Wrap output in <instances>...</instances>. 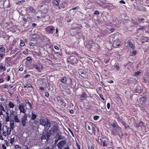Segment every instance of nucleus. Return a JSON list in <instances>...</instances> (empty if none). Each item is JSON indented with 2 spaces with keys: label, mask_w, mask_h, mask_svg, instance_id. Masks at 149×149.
<instances>
[{
  "label": "nucleus",
  "mask_w": 149,
  "mask_h": 149,
  "mask_svg": "<svg viewBox=\"0 0 149 149\" xmlns=\"http://www.w3.org/2000/svg\"><path fill=\"white\" fill-rule=\"evenodd\" d=\"M57 102L58 104L60 106H61L63 108H65L67 106L66 103L63 101V100L61 99V98L59 97V99H57Z\"/></svg>",
  "instance_id": "9"
},
{
  "label": "nucleus",
  "mask_w": 149,
  "mask_h": 149,
  "mask_svg": "<svg viewBox=\"0 0 149 149\" xmlns=\"http://www.w3.org/2000/svg\"><path fill=\"white\" fill-rule=\"evenodd\" d=\"M55 123L54 121H50V120L47 119V127L50 128L51 125V124H53Z\"/></svg>",
  "instance_id": "20"
},
{
  "label": "nucleus",
  "mask_w": 149,
  "mask_h": 149,
  "mask_svg": "<svg viewBox=\"0 0 149 149\" xmlns=\"http://www.w3.org/2000/svg\"><path fill=\"white\" fill-rule=\"evenodd\" d=\"M5 121L6 122H8L10 121V117L9 115H6Z\"/></svg>",
  "instance_id": "42"
},
{
  "label": "nucleus",
  "mask_w": 149,
  "mask_h": 149,
  "mask_svg": "<svg viewBox=\"0 0 149 149\" xmlns=\"http://www.w3.org/2000/svg\"><path fill=\"white\" fill-rule=\"evenodd\" d=\"M49 39L47 38V45L49 46V47L51 49H53V46L52 44L49 42Z\"/></svg>",
  "instance_id": "30"
},
{
  "label": "nucleus",
  "mask_w": 149,
  "mask_h": 149,
  "mask_svg": "<svg viewBox=\"0 0 149 149\" xmlns=\"http://www.w3.org/2000/svg\"><path fill=\"white\" fill-rule=\"evenodd\" d=\"M114 67L118 70L120 69V67L117 64H115L114 65Z\"/></svg>",
  "instance_id": "49"
},
{
  "label": "nucleus",
  "mask_w": 149,
  "mask_h": 149,
  "mask_svg": "<svg viewBox=\"0 0 149 149\" xmlns=\"http://www.w3.org/2000/svg\"><path fill=\"white\" fill-rule=\"evenodd\" d=\"M70 53H71L72 54H74L76 55H78L77 53V52H76L75 51H72V52L70 51Z\"/></svg>",
  "instance_id": "54"
},
{
  "label": "nucleus",
  "mask_w": 149,
  "mask_h": 149,
  "mask_svg": "<svg viewBox=\"0 0 149 149\" xmlns=\"http://www.w3.org/2000/svg\"><path fill=\"white\" fill-rule=\"evenodd\" d=\"M40 124L45 126L46 124V122L44 119H41L40 120Z\"/></svg>",
  "instance_id": "27"
},
{
  "label": "nucleus",
  "mask_w": 149,
  "mask_h": 149,
  "mask_svg": "<svg viewBox=\"0 0 149 149\" xmlns=\"http://www.w3.org/2000/svg\"><path fill=\"white\" fill-rule=\"evenodd\" d=\"M14 120H10V128H11L12 130L13 129L14 127Z\"/></svg>",
  "instance_id": "22"
},
{
  "label": "nucleus",
  "mask_w": 149,
  "mask_h": 149,
  "mask_svg": "<svg viewBox=\"0 0 149 149\" xmlns=\"http://www.w3.org/2000/svg\"><path fill=\"white\" fill-rule=\"evenodd\" d=\"M38 35L36 34H34L32 35V38L34 39L38 38Z\"/></svg>",
  "instance_id": "46"
},
{
  "label": "nucleus",
  "mask_w": 149,
  "mask_h": 149,
  "mask_svg": "<svg viewBox=\"0 0 149 149\" xmlns=\"http://www.w3.org/2000/svg\"><path fill=\"white\" fill-rule=\"evenodd\" d=\"M107 6L109 9L110 10H112L117 8V7L116 6L112 5L110 3H109L107 4Z\"/></svg>",
  "instance_id": "16"
},
{
  "label": "nucleus",
  "mask_w": 149,
  "mask_h": 149,
  "mask_svg": "<svg viewBox=\"0 0 149 149\" xmlns=\"http://www.w3.org/2000/svg\"><path fill=\"white\" fill-rule=\"evenodd\" d=\"M10 57H6L5 58V62H6L10 61Z\"/></svg>",
  "instance_id": "52"
},
{
  "label": "nucleus",
  "mask_w": 149,
  "mask_h": 149,
  "mask_svg": "<svg viewBox=\"0 0 149 149\" xmlns=\"http://www.w3.org/2000/svg\"><path fill=\"white\" fill-rule=\"evenodd\" d=\"M32 116L31 117V120H34L36 118L37 116V113L35 111H33L31 112Z\"/></svg>",
  "instance_id": "17"
},
{
  "label": "nucleus",
  "mask_w": 149,
  "mask_h": 149,
  "mask_svg": "<svg viewBox=\"0 0 149 149\" xmlns=\"http://www.w3.org/2000/svg\"><path fill=\"white\" fill-rule=\"evenodd\" d=\"M62 3L61 4V6L62 8H65L67 6L68 4L67 3H64L63 2H62Z\"/></svg>",
  "instance_id": "32"
},
{
  "label": "nucleus",
  "mask_w": 149,
  "mask_h": 149,
  "mask_svg": "<svg viewBox=\"0 0 149 149\" xmlns=\"http://www.w3.org/2000/svg\"><path fill=\"white\" fill-rule=\"evenodd\" d=\"M55 28L53 26H47V33L52 34L54 32Z\"/></svg>",
  "instance_id": "11"
},
{
  "label": "nucleus",
  "mask_w": 149,
  "mask_h": 149,
  "mask_svg": "<svg viewBox=\"0 0 149 149\" xmlns=\"http://www.w3.org/2000/svg\"><path fill=\"white\" fill-rule=\"evenodd\" d=\"M5 54H3L0 53V58H1V59L2 60L3 59V56H5Z\"/></svg>",
  "instance_id": "51"
},
{
  "label": "nucleus",
  "mask_w": 149,
  "mask_h": 149,
  "mask_svg": "<svg viewBox=\"0 0 149 149\" xmlns=\"http://www.w3.org/2000/svg\"><path fill=\"white\" fill-rule=\"evenodd\" d=\"M127 43L130 47H131L132 49H134V48L135 46L130 40L127 41Z\"/></svg>",
  "instance_id": "18"
},
{
  "label": "nucleus",
  "mask_w": 149,
  "mask_h": 149,
  "mask_svg": "<svg viewBox=\"0 0 149 149\" xmlns=\"http://www.w3.org/2000/svg\"><path fill=\"white\" fill-rule=\"evenodd\" d=\"M34 68H35L38 72H40V68L42 69V67L39 64L38 65L36 64L34 66Z\"/></svg>",
  "instance_id": "23"
},
{
  "label": "nucleus",
  "mask_w": 149,
  "mask_h": 149,
  "mask_svg": "<svg viewBox=\"0 0 149 149\" xmlns=\"http://www.w3.org/2000/svg\"><path fill=\"white\" fill-rule=\"evenodd\" d=\"M95 126L94 124L91 122H86L85 123L86 130L90 133H95V129H97V128Z\"/></svg>",
  "instance_id": "3"
},
{
  "label": "nucleus",
  "mask_w": 149,
  "mask_h": 149,
  "mask_svg": "<svg viewBox=\"0 0 149 149\" xmlns=\"http://www.w3.org/2000/svg\"><path fill=\"white\" fill-rule=\"evenodd\" d=\"M29 87H31L32 88H33V87L32 86L31 84L30 83H29L27 85H24V88H29Z\"/></svg>",
  "instance_id": "37"
},
{
  "label": "nucleus",
  "mask_w": 149,
  "mask_h": 149,
  "mask_svg": "<svg viewBox=\"0 0 149 149\" xmlns=\"http://www.w3.org/2000/svg\"><path fill=\"white\" fill-rule=\"evenodd\" d=\"M133 63L132 62H128L127 64H125L124 65V66L125 67H127V69H130V67L131 68V67H132Z\"/></svg>",
  "instance_id": "19"
},
{
  "label": "nucleus",
  "mask_w": 149,
  "mask_h": 149,
  "mask_svg": "<svg viewBox=\"0 0 149 149\" xmlns=\"http://www.w3.org/2000/svg\"><path fill=\"white\" fill-rule=\"evenodd\" d=\"M68 130L69 131V132H70V133H71L72 136L73 137H74V134L73 132H72L70 129H68Z\"/></svg>",
  "instance_id": "62"
},
{
  "label": "nucleus",
  "mask_w": 149,
  "mask_h": 149,
  "mask_svg": "<svg viewBox=\"0 0 149 149\" xmlns=\"http://www.w3.org/2000/svg\"><path fill=\"white\" fill-rule=\"evenodd\" d=\"M134 79H133L132 78H130L127 80V82L128 83H133L134 82Z\"/></svg>",
  "instance_id": "33"
},
{
  "label": "nucleus",
  "mask_w": 149,
  "mask_h": 149,
  "mask_svg": "<svg viewBox=\"0 0 149 149\" xmlns=\"http://www.w3.org/2000/svg\"><path fill=\"white\" fill-rule=\"evenodd\" d=\"M141 73V72L139 71L136 72H135L134 74L136 76H137L139 75Z\"/></svg>",
  "instance_id": "57"
},
{
  "label": "nucleus",
  "mask_w": 149,
  "mask_h": 149,
  "mask_svg": "<svg viewBox=\"0 0 149 149\" xmlns=\"http://www.w3.org/2000/svg\"><path fill=\"white\" fill-rule=\"evenodd\" d=\"M57 127L56 126L54 125L51 129L48 132H47V142L49 139V137L54 133L57 132Z\"/></svg>",
  "instance_id": "5"
},
{
  "label": "nucleus",
  "mask_w": 149,
  "mask_h": 149,
  "mask_svg": "<svg viewBox=\"0 0 149 149\" xmlns=\"http://www.w3.org/2000/svg\"><path fill=\"white\" fill-rule=\"evenodd\" d=\"M81 97H83L84 98H85L86 97V95L84 94H82L81 96Z\"/></svg>",
  "instance_id": "63"
},
{
  "label": "nucleus",
  "mask_w": 149,
  "mask_h": 149,
  "mask_svg": "<svg viewBox=\"0 0 149 149\" xmlns=\"http://www.w3.org/2000/svg\"><path fill=\"white\" fill-rule=\"evenodd\" d=\"M5 144L7 146H9V143L7 140H5Z\"/></svg>",
  "instance_id": "56"
},
{
  "label": "nucleus",
  "mask_w": 149,
  "mask_h": 149,
  "mask_svg": "<svg viewBox=\"0 0 149 149\" xmlns=\"http://www.w3.org/2000/svg\"><path fill=\"white\" fill-rule=\"evenodd\" d=\"M15 141V138L13 137V138H12L10 141V143L11 144V145H13V142L14 141Z\"/></svg>",
  "instance_id": "40"
},
{
  "label": "nucleus",
  "mask_w": 149,
  "mask_h": 149,
  "mask_svg": "<svg viewBox=\"0 0 149 149\" xmlns=\"http://www.w3.org/2000/svg\"><path fill=\"white\" fill-rule=\"evenodd\" d=\"M2 147L3 149H6V147L4 144H2Z\"/></svg>",
  "instance_id": "64"
},
{
  "label": "nucleus",
  "mask_w": 149,
  "mask_h": 149,
  "mask_svg": "<svg viewBox=\"0 0 149 149\" xmlns=\"http://www.w3.org/2000/svg\"><path fill=\"white\" fill-rule=\"evenodd\" d=\"M95 146L94 144H93L90 148V149H95Z\"/></svg>",
  "instance_id": "60"
},
{
  "label": "nucleus",
  "mask_w": 149,
  "mask_h": 149,
  "mask_svg": "<svg viewBox=\"0 0 149 149\" xmlns=\"http://www.w3.org/2000/svg\"><path fill=\"white\" fill-rule=\"evenodd\" d=\"M15 149H21V147L18 145H16L15 146Z\"/></svg>",
  "instance_id": "48"
},
{
  "label": "nucleus",
  "mask_w": 149,
  "mask_h": 149,
  "mask_svg": "<svg viewBox=\"0 0 149 149\" xmlns=\"http://www.w3.org/2000/svg\"><path fill=\"white\" fill-rule=\"evenodd\" d=\"M60 1L58 0H54L53 3L54 6H59Z\"/></svg>",
  "instance_id": "28"
},
{
  "label": "nucleus",
  "mask_w": 149,
  "mask_h": 149,
  "mask_svg": "<svg viewBox=\"0 0 149 149\" xmlns=\"http://www.w3.org/2000/svg\"><path fill=\"white\" fill-rule=\"evenodd\" d=\"M110 125L113 128L116 127L118 130L120 131H121L122 130L121 128L118 126V124L115 120L114 121L113 123H111Z\"/></svg>",
  "instance_id": "12"
},
{
  "label": "nucleus",
  "mask_w": 149,
  "mask_h": 149,
  "mask_svg": "<svg viewBox=\"0 0 149 149\" xmlns=\"http://www.w3.org/2000/svg\"><path fill=\"white\" fill-rule=\"evenodd\" d=\"M91 45H91V48H95V47H97V46H98V44L95 42H93V43L91 44ZM90 49H91L90 48Z\"/></svg>",
  "instance_id": "29"
},
{
  "label": "nucleus",
  "mask_w": 149,
  "mask_h": 149,
  "mask_svg": "<svg viewBox=\"0 0 149 149\" xmlns=\"http://www.w3.org/2000/svg\"><path fill=\"white\" fill-rule=\"evenodd\" d=\"M20 45L22 47H24L25 45V44L23 41L22 40H20Z\"/></svg>",
  "instance_id": "36"
},
{
  "label": "nucleus",
  "mask_w": 149,
  "mask_h": 149,
  "mask_svg": "<svg viewBox=\"0 0 149 149\" xmlns=\"http://www.w3.org/2000/svg\"><path fill=\"white\" fill-rule=\"evenodd\" d=\"M138 22H143V21L144 20V19L143 18H138Z\"/></svg>",
  "instance_id": "44"
},
{
  "label": "nucleus",
  "mask_w": 149,
  "mask_h": 149,
  "mask_svg": "<svg viewBox=\"0 0 149 149\" xmlns=\"http://www.w3.org/2000/svg\"><path fill=\"white\" fill-rule=\"evenodd\" d=\"M59 1H61V2H63L65 3H67L68 1V0H58Z\"/></svg>",
  "instance_id": "61"
},
{
  "label": "nucleus",
  "mask_w": 149,
  "mask_h": 149,
  "mask_svg": "<svg viewBox=\"0 0 149 149\" xmlns=\"http://www.w3.org/2000/svg\"><path fill=\"white\" fill-rule=\"evenodd\" d=\"M27 116L26 114L25 113L23 116L21 118L20 122L21 123L23 126L25 127L27 121Z\"/></svg>",
  "instance_id": "8"
},
{
  "label": "nucleus",
  "mask_w": 149,
  "mask_h": 149,
  "mask_svg": "<svg viewBox=\"0 0 149 149\" xmlns=\"http://www.w3.org/2000/svg\"><path fill=\"white\" fill-rule=\"evenodd\" d=\"M141 39L142 40H143L146 42H147L148 41V37H143Z\"/></svg>",
  "instance_id": "41"
},
{
  "label": "nucleus",
  "mask_w": 149,
  "mask_h": 149,
  "mask_svg": "<svg viewBox=\"0 0 149 149\" xmlns=\"http://www.w3.org/2000/svg\"><path fill=\"white\" fill-rule=\"evenodd\" d=\"M6 67L4 66H3V65H1L0 67V69L1 70H5Z\"/></svg>",
  "instance_id": "58"
},
{
  "label": "nucleus",
  "mask_w": 149,
  "mask_h": 149,
  "mask_svg": "<svg viewBox=\"0 0 149 149\" xmlns=\"http://www.w3.org/2000/svg\"><path fill=\"white\" fill-rule=\"evenodd\" d=\"M97 141L99 145L103 147H109V139L106 136H98Z\"/></svg>",
  "instance_id": "2"
},
{
  "label": "nucleus",
  "mask_w": 149,
  "mask_h": 149,
  "mask_svg": "<svg viewBox=\"0 0 149 149\" xmlns=\"http://www.w3.org/2000/svg\"><path fill=\"white\" fill-rule=\"evenodd\" d=\"M99 117V116L97 115H95L93 117V119L95 120H97L98 119Z\"/></svg>",
  "instance_id": "47"
},
{
  "label": "nucleus",
  "mask_w": 149,
  "mask_h": 149,
  "mask_svg": "<svg viewBox=\"0 0 149 149\" xmlns=\"http://www.w3.org/2000/svg\"><path fill=\"white\" fill-rule=\"evenodd\" d=\"M120 132V133H118L117 134L121 138H122V137H123V134L121 132V131Z\"/></svg>",
  "instance_id": "43"
},
{
  "label": "nucleus",
  "mask_w": 149,
  "mask_h": 149,
  "mask_svg": "<svg viewBox=\"0 0 149 149\" xmlns=\"http://www.w3.org/2000/svg\"><path fill=\"white\" fill-rule=\"evenodd\" d=\"M120 122H121L122 124L125 126V128L126 127V123L124 121V120L123 119H122L121 120V121H120Z\"/></svg>",
  "instance_id": "39"
},
{
  "label": "nucleus",
  "mask_w": 149,
  "mask_h": 149,
  "mask_svg": "<svg viewBox=\"0 0 149 149\" xmlns=\"http://www.w3.org/2000/svg\"><path fill=\"white\" fill-rule=\"evenodd\" d=\"M14 121L16 123H18L20 122V120L19 119L17 115H14Z\"/></svg>",
  "instance_id": "26"
},
{
  "label": "nucleus",
  "mask_w": 149,
  "mask_h": 149,
  "mask_svg": "<svg viewBox=\"0 0 149 149\" xmlns=\"http://www.w3.org/2000/svg\"><path fill=\"white\" fill-rule=\"evenodd\" d=\"M68 62L72 64H77L78 63V60L76 57L74 56H70L68 58Z\"/></svg>",
  "instance_id": "7"
},
{
  "label": "nucleus",
  "mask_w": 149,
  "mask_h": 149,
  "mask_svg": "<svg viewBox=\"0 0 149 149\" xmlns=\"http://www.w3.org/2000/svg\"><path fill=\"white\" fill-rule=\"evenodd\" d=\"M5 49V48L4 47H1L0 48V51L1 52H4Z\"/></svg>",
  "instance_id": "50"
},
{
  "label": "nucleus",
  "mask_w": 149,
  "mask_h": 149,
  "mask_svg": "<svg viewBox=\"0 0 149 149\" xmlns=\"http://www.w3.org/2000/svg\"><path fill=\"white\" fill-rule=\"evenodd\" d=\"M119 33H116L111 35L110 36V40L112 42L113 47L116 48L119 46L121 43V41L120 39V37Z\"/></svg>",
  "instance_id": "1"
},
{
  "label": "nucleus",
  "mask_w": 149,
  "mask_h": 149,
  "mask_svg": "<svg viewBox=\"0 0 149 149\" xmlns=\"http://www.w3.org/2000/svg\"><path fill=\"white\" fill-rule=\"evenodd\" d=\"M100 97V98L103 100H104L105 99L104 97L103 96L102 94H100L99 95Z\"/></svg>",
  "instance_id": "55"
},
{
  "label": "nucleus",
  "mask_w": 149,
  "mask_h": 149,
  "mask_svg": "<svg viewBox=\"0 0 149 149\" xmlns=\"http://www.w3.org/2000/svg\"><path fill=\"white\" fill-rule=\"evenodd\" d=\"M114 115H115V117L116 119L118 118L120 116L116 112H114Z\"/></svg>",
  "instance_id": "45"
},
{
  "label": "nucleus",
  "mask_w": 149,
  "mask_h": 149,
  "mask_svg": "<svg viewBox=\"0 0 149 149\" xmlns=\"http://www.w3.org/2000/svg\"><path fill=\"white\" fill-rule=\"evenodd\" d=\"M18 49L17 47H15L12 50L10 54H13L16 52L18 50Z\"/></svg>",
  "instance_id": "35"
},
{
  "label": "nucleus",
  "mask_w": 149,
  "mask_h": 149,
  "mask_svg": "<svg viewBox=\"0 0 149 149\" xmlns=\"http://www.w3.org/2000/svg\"><path fill=\"white\" fill-rule=\"evenodd\" d=\"M99 14V12L98 10H95L94 13V14L95 15H98Z\"/></svg>",
  "instance_id": "59"
},
{
  "label": "nucleus",
  "mask_w": 149,
  "mask_h": 149,
  "mask_svg": "<svg viewBox=\"0 0 149 149\" xmlns=\"http://www.w3.org/2000/svg\"><path fill=\"white\" fill-rule=\"evenodd\" d=\"M60 81L63 83L66 84H67V79L65 77H62L60 80Z\"/></svg>",
  "instance_id": "25"
},
{
  "label": "nucleus",
  "mask_w": 149,
  "mask_h": 149,
  "mask_svg": "<svg viewBox=\"0 0 149 149\" xmlns=\"http://www.w3.org/2000/svg\"><path fill=\"white\" fill-rule=\"evenodd\" d=\"M76 146L77 148V149H81L80 146L77 142H76Z\"/></svg>",
  "instance_id": "53"
},
{
  "label": "nucleus",
  "mask_w": 149,
  "mask_h": 149,
  "mask_svg": "<svg viewBox=\"0 0 149 149\" xmlns=\"http://www.w3.org/2000/svg\"><path fill=\"white\" fill-rule=\"evenodd\" d=\"M12 130V129L7 126H3L2 127L3 135L5 136H8L10 134Z\"/></svg>",
  "instance_id": "4"
},
{
  "label": "nucleus",
  "mask_w": 149,
  "mask_h": 149,
  "mask_svg": "<svg viewBox=\"0 0 149 149\" xmlns=\"http://www.w3.org/2000/svg\"><path fill=\"white\" fill-rule=\"evenodd\" d=\"M3 111L6 112L5 108L2 104H0V116L3 115Z\"/></svg>",
  "instance_id": "15"
},
{
  "label": "nucleus",
  "mask_w": 149,
  "mask_h": 149,
  "mask_svg": "<svg viewBox=\"0 0 149 149\" xmlns=\"http://www.w3.org/2000/svg\"><path fill=\"white\" fill-rule=\"evenodd\" d=\"M29 9L31 12L33 13H34L36 12L35 10L32 6H29Z\"/></svg>",
  "instance_id": "34"
},
{
  "label": "nucleus",
  "mask_w": 149,
  "mask_h": 149,
  "mask_svg": "<svg viewBox=\"0 0 149 149\" xmlns=\"http://www.w3.org/2000/svg\"><path fill=\"white\" fill-rule=\"evenodd\" d=\"M66 142L65 140H62L59 141L57 144V146L58 148L61 149L63 146L66 143Z\"/></svg>",
  "instance_id": "13"
},
{
  "label": "nucleus",
  "mask_w": 149,
  "mask_h": 149,
  "mask_svg": "<svg viewBox=\"0 0 149 149\" xmlns=\"http://www.w3.org/2000/svg\"><path fill=\"white\" fill-rule=\"evenodd\" d=\"M41 140L42 142H43V140H45L44 142H46L47 141V136L45 135V136L42 135L41 137Z\"/></svg>",
  "instance_id": "31"
},
{
  "label": "nucleus",
  "mask_w": 149,
  "mask_h": 149,
  "mask_svg": "<svg viewBox=\"0 0 149 149\" xmlns=\"http://www.w3.org/2000/svg\"><path fill=\"white\" fill-rule=\"evenodd\" d=\"M78 73L79 74V77L82 79H87L88 77L87 72L81 69L79 70Z\"/></svg>",
  "instance_id": "6"
},
{
  "label": "nucleus",
  "mask_w": 149,
  "mask_h": 149,
  "mask_svg": "<svg viewBox=\"0 0 149 149\" xmlns=\"http://www.w3.org/2000/svg\"><path fill=\"white\" fill-rule=\"evenodd\" d=\"M27 108L23 104H19V109L20 110L21 112L25 113L26 112V109Z\"/></svg>",
  "instance_id": "10"
},
{
  "label": "nucleus",
  "mask_w": 149,
  "mask_h": 149,
  "mask_svg": "<svg viewBox=\"0 0 149 149\" xmlns=\"http://www.w3.org/2000/svg\"><path fill=\"white\" fill-rule=\"evenodd\" d=\"M8 107L10 109H13L15 106V105L13 103L10 101H9L8 102Z\"/></svg>",
  "instance_id": "24"
},
{
  "label": "nucleus",
  "mask_w": 149,
  "mask_h": 149,
  "mask_svg": "<svg viewBox=\"0 0 149 149\" xmlns=\"http://www.w3.org/2000/svg\"><path fill=\"white\" fill-rule=\"evenodd\" d=\"M123 117L122 116H119L118 118L116 119L118 122H120V121H121V120L123 119Z\"/></svg>",
  "instance_id": "38"
},
{
  "label": "nucleus",
  "mask_w": 149,
  "mask_h": 149,
  "mask_svg": "<svg viewBox=\"0 0 149 149\" xmlns=\"http://www.w3.org/2000/svg\"><path fill=\"white\" fill-rule=\"evenodd\" d=\"M25 101L26 104L25 105V107H26V106H28L31 109L32 105L31 103L29 102L28 100H26Z\"/></svg>",
  "instance_id": "21"
},
{
  "label": "nucleus",
  "mask_w": 149,
  "mask_h": 149,
  "mask_svg": "<svg viewBox=\"0 0 149 149\" xmlns=\"http://www.w3.org/2000/svg\"><path fill=\"white\" fill-rule=\"evenodd\" d=\"M134 124L135 127L136 128H138L139 127H141L143 126L144 124V123L142 121L140 120L138 123H135Z\"/></svg>",
  "instance_id": "14"
}]
</instances>
